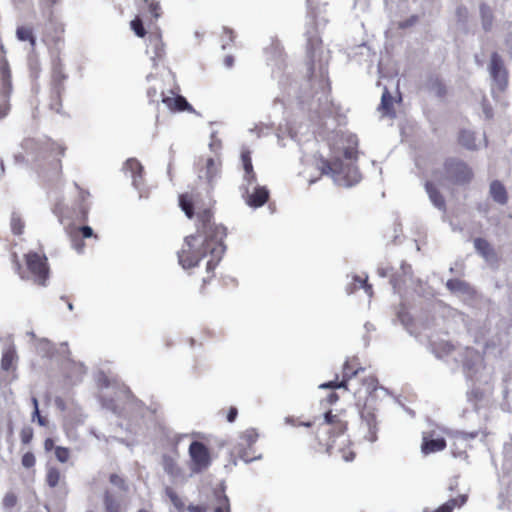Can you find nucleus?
I'll list each match as a JSON object with an SVG mask.
<instances>
[{"label": "nucleus", "instance_id": "052dcab7", "mask_svg": "<svg viewBox=\"0 0 512 512\" xmlns=\"http://www.w3.org/2000/svg\"><path fill=\"white\" fill-rule=\"evenodd\" d=\"M187 510L189 512H206V508L204 506H201V505H189L187 507Z\"/></svg>", "mask_w": 512, "mask_h": 512}, {"label": "nucleus", "instance_id": "ea45409f", "mask_svg": "<svg viewBox=\"0 0 512 512\" xmlns=\"http://www.w3.org/2000/svg\"><path fill=\"white\" fill-rule=\"evenodd\" d=\"M214 512H230V503L226 495L223 494L218 497Z\"/></svg>", "mask_w": 512, "mask_h": 512}, {"label": "nucleus", "instance_id": "4c0bfd02", "mask_svg": "<svg viewBox=\"0 0 512 512\" xmlns=\"http://www.w3.org/2000/svg\"><path fill=\"white\" fill-rule=\"evenodd\" d=\"M397 318L400 323L406 328V330L412 335L413 331L410 328V323L412 322V318L409 313L405 311L404 307H401L397 312Z\"/></svg>", "mask_w": 512, "mask_h": 512}, {"label": "nucleus", "instance_id": "680f3d73", "mask_svg": "<svg viewBox=\"0 0 512 512\" xmlns=\"http://www.w3.org/2000/svg\"><path fill=\"white\" fill-rule=\"evenodd\" d=\"M335 415H333L331 413V411L329 412H326L325 415H324V421H325V425L328 426L332 423H334V419H335Z\"/></svg>", "mask_w": 512, "mask_h": 512}, {"label": "nucleus", "instance_id": "a18cd8bd", "mask_svg": "<svg viewBox=\"0 0 512 512\" xmlns=\"http://www.w3.org/2000/svg\"><path fill=\"white\" fill-rule=\"evenodd\" d=\"M33 429L31 427H24L20 432V438L23 444H29L33 439Z\"/></svg>", "mask_w": 512, "mask_h": 512}, {"label": "nucleus", "instance_id": "49530a36", "mask_svg": "<svg viewBox=\"0 0 512 512\" xmlns=\"http://www.w3.org/2000/svg\"><path fill=\"white\" fill-rule=\"evenodd\" d=\"M36 459L32 452H26L22 456L21 463L25 468H32L35 465Z\"/></svg>", "mask_w": 512, "mask_h": 512}, {"label": "nucleus", "instance_id": "9d476101", "mask_svg": "<svg viewBox=\"0 0 512 512\" xmlns=\"http://www.w3.org/2000/svg\"><path fill=\"white\" fill-rule=\"evenodd\" d=\"M12 90L11 75L6 60L0 61V119L7 115L9 110V96Z\"/></svg>", "mask_w": 512, "mask_h": 512}, {"label": "nucleus", "instance_id": "423d86ee", "mask_svg": "<svg viewBox=\"0 0 512 512\" xmlns=\"http://www.w3.org/2000/svg\"><path fill=\"white\" fill-rule=\"evenodd\" d=\"M188 454L192 474L201 473L211 465L210 451L202 442L193 441L189 446Z\"/></svg>", "mask_w": 512, "mask_h": 512}, {"label": "nucleus", "instance_id": "09e8293b", "mask_svg": "<svg viewBox=\"0 0 512 512\" xmlns=\"http://www.w3.org/2000/svg\"><path fill=\"white\" fill-rule=\"evenodd\" d=\"M162 102L166 105V107L170 110L175 111L176 103H177V95L174 96H164L162 94Z\"/></svg>", "mask_w": 512, "mask_h": 512}, {"label": "nucleus", "instance_id": "393cba45", "mask_svg": "<svg viewBox=\"0 0 512 512\" xmlns=\"http://www.w3.org/2000/svg\"><path fill=\"white\" fill-rule=\"evenodd\" d=\"M378 109L382 113V116H387L391 118L395 116V112L393 110V97L391 96L387 88H385L382 93L381 103Z\"/></svg>", "mask_w": 512, "mask_h": 512}, {"label": "nucleus", "instance_id": "dca6fc26", "mask_svg": "<svg viewBox=\"0 0 512 512\" xmlns=\"http://www.w3.org/2000/svg\"><path fill=\"white\" fill-rule=\"evenodd\" d=\"M337 428L339 429V433L337 436L331 440L327 444V451L330 454H333V450L337 449L342 454V459L346 462L352 461L354 459L353 452H346L342 445H345L348 442L346 435L344 434V425L342 423L337 424Z\"/></svg>", "mask_w": 512, "mask_h": 512}, {"label": "nucleus", "instance_id": "338daca9", "mask_svg": "<svg viewBox=\"0 0 512 512\" xmlns=\"http://www.w3.org/2000/svg\"><path fill=\"white\" fill-rule=\"evenodd\" d=\"M54 447V441L51 439V438H47L45 441H44V449L46 451H50L52 450Z\"/></svg>", "mask_w": 512, "mask_h": 512}, {"label": "nucleus", "instance_id": "774afa93", "mask_svg": "<svg viewBox=\"0 0 512 512\" xmlns=\"http://www.w3.org/2000/svg\"><path fill=\"white\" fill-rule=\"evenodd\" d=\"M234 64V59L232 56H226L224 59V65L226 68H231Z\"/></svg>", "mask_w": 512, "mask_h": 512}, {"label": "nucleus", "instance_id": "4be33fe9", "mask_svg": "<svg viewBox=\"0 0 512 512\" xmlns=\"http://www.w3.org/2000/svg\"><path fill=\"white\" fill-rule=\"evenodd\" d=\"M489 194L494 202L500 205H505L508 201V194L505 186L498 180L490 183Z\"/></svg>", "mask_w": 512, "mask_h": 512}, {"label": "nucleus", "instance_id": "aec40b11", "mask_svg": "<svg viewBox=\"0 0 512 512\" xmlns=\"http://www.w3.org/2000/svg\"><path fill=\"white\" fill-rule=\"evenodd\" d=\"M474 248L487 262L496 261V252L487 240L483 238L474 239Z\"/></svg>", "mask_w": 512, "mask_h": 512}, {"label": "nucleus", "instance_id": "b1692460", "mask_svg": "<svg viewBox=\"0 0 512 512\" xmlns=\"http://www.w3.org/2000/svg\"><path fill=\"white\" fill-rule=\"evenodd\" d=\"M18 360V356L14 347H9L3 351L1 358V368L4 371H10L15 369V363Z\"/></svg>", "mask_w": 512, "mask_h": 512}, {"label": "nucleus", "instance_id": "2f4dec72", "mask_svg": "<svg viewBox=\"0 0 512 512\" xmlns=\"http://www.w3.org/2000/svg\"><path fill=\"white\" fill-rule=\"evenodd\" d=\"M24 221L20 217V215L16 212H13L10 219V227L15 235H21L24 231Z\"/></svg>", "mask_w": 512, "mask_h": 512}, {"label": "nucleus", "instance_id": "58836bf2", "mask_svg": "<svg viewBox=\"0 0 512 512\" xmlns=\"http://www.w3.org/2000/svg\"><path fill=\"white\" fill-rule=\"evenodd\" d=\"M130 26L138 37L142 38L146 35V30L144 28L142 20L139 17L133 19L130 23Z\"/></svg>", "mask_w": 512, "mask_h": 512}, {"label": "nucleus", "instance_id": "f8f14e48", "mask_svg": "<svg viewBox=\"0 0 512 512\" xmlns=\"http://www.w3.org/2000/svg\"><path fill=\"white\" fill-rule=\"evenodd\" d=\"M372 402L371 398H368L361 411V418L368 428L365 438L371 443L377 440L378 432L377 408Z\"/></svg>", "mask_w": 512, "mask_h": 512}, {"label": "nucleus", "instance_id": "c756f323", "mask_svg": "<svg viewBox=\"0 0 512 512\" xmlns=\"http://www.w3.org/2000/svg\"><path fill=\"white\" fill-rule=\"evenodd\" d=\"M104 506L106 512H120V501L116 499L110 492L104 494Z\"/></svg>", "mask_w": 512, "mask_h": 512}, {"label": "nucleus", "instance_id": "864d4df0", "mask_svg": "<svg viewBox=\"0 0 512 512\" xmlns=\"http://www.w3.org/2000/svg\"><path fill=\"white\" fill-rule=\"evenodd\" d=\"M314 4V0H307L308 17L311 18V21H314V18L316 17Z\"/></svg>", "mask_w": 512, "mask_h": 512}, {"label": "nucleus", "instance_id": "f3484780", "mask_svg": "<svg viewBox=\"0 0 512 512\" xmlns=\"http://www.w3.org/2000/svg\"><path fill=\"white\" fill-rule=\"evenodd\" d=\"M446 447L443 437L434 436V433L423 432L421 451L424 455L442 451Z\"/></svg>", "mask_w": 512, "mask_h": 512}, {"label": "nucleus", "instance_id": "0e129e2a", "mask_svg": "<svg viewBox=\"0 0 512 512\" xmlns=\"http://www.w3.org/2000/svg\"><path fill=\"white\" fill-rule=\"evenodd\" d=\"M441 349L444 354H449L453 350V345L448 342H445L441 344Z\"/></svg>", "mask_w": 512, "mask_h": 512}, {"label": "nucleus", "instance_id": "de8ad7c7", "mask_svg": "<svg viewBox=\"0 0 512 512\" xmlns=\"http://www.w3.org/2000/svg\"><path fill=\"white\" fill-rule=\"evenodd\" d=\"M148 5L150 13L154 18H158L160 16V5L155 0H145Z\"/></svg>", "mask_w": 512, "mask_h": 512}, {"label": "nucleus", "instance_id": "f03ea898", "mask_svg": "<svg viewBox=\"0 0 512 512\" xmlns=\"http://www.w3.org/2000/svg\"><path fill=\"white\" fill-rule=\"evenodd\" d=\"M305 36L307 39V56L310 60L308 71L310 72V81H315L318 86L312 101L309 103V109L314 110L319 116L325 117L332 113L331 101L329 100V84L327 80V60L323 62L322 43L314 27H309Z\"/></svg>", "mask_w": 512, "mask_h": 512}, {"label": "nucleus", "instance_id": "a211bd4d", "mask_svg": "<svg viewBox=\"0 0 512 512\" xmlns=\"http://www.w3.org/2000/svg\"><path fill=\"white\" fill-rule=\"evenodd\" d=\"M361 371H364V368L360 367L352 372H350L349 363L345 362L343 367V375H342V381H329L326 383H322L319 385L320 389H337V388H344L347 389V383L350 379L357 376Z\"/></svg>", "mask_w": 512, "mask_h": 512}, {"label": "nucleus", "instance_id": "5701e85b", "mask_svg": "<svg viewBox=\"0 0 512 512\" xmlns=\"http://www.w3.org/2000/svg\"><path fill=\"white\" fill-rule=\"evenodd\" d=\"M466 358L463 363L464 368L467 370L468 377L473 378L474 369L477 370V367L482 365V357L473 349H467Z\"/></svg>", "mask_w": 512, "mask_h": 512}, {"label": "nucleus", "instance_id": "7c9ffc66", "mask_svg": "<svg viewBox=\"0 0 512 512\" xmlns=\"http://www.w3.org/2000/svg\"><path fill=\"white\" fill-rule=\"evenodd\" d=\"M179 206L189 219L193 217V203L187 194H182L179 196Z\"/></svg>", "mask_w": 512, "mask_h": 512}, {"label": "nucleus", "instance_id": "6e6d98bb", "mask_svg": "<svg viewBox=\"0 0 512 512\" xmlns=\"http://www.w3.org/2000/svg\"><path fill=\"white\" fill-rule=\"evenodd\" d=\"M32 421H37L40 426H46L47 421L44 417L40 415V411L38 410V415H35V411L32 413Z\"/></svg>", "mask_w": 512, "mask_h": 512}, {"label": "nucleus", "instance_id": "37998d69", "mask_svg": "<svg viewBox=\"0 0 512 512\" xmlns=\"http://www.w3.org/2000/svg\"><path fill=\"white\" fill-rule=\"evenodd\" d=\"M17 503V496L13 492H8L3 498V507L5 509H12Z\"/></svg>", "mask_w": 512, "mask_h": 512}, {"label": "nucleus", "instance_id": "c9c22d12", "mask_svg": "<svg viewBox=\"0 0 512 512\" xmlns=\"http://www.w3.org/2000/svg\"><path fill=\"white\" fill-rule=\"evenodd\" d=\"M166 495L169 497L170 501L174 505V507L179 511L183 512L185 509L184 502L181 500V498L177 495V493L170 487H167Z\"/></svg>", "mask_w": 512, "mask_h": 512}, {"label": "nucleus", "instance_id": "e433bc0d", "mask_svg": "<svg viewBox=\"0 0 512 512\" xmlns=\"http://www.w3.org/2000/svg\"><path fill=\"white\" fill-rule=\"evenodd\" d=\"M480 14H481V18H482L483 28L487 31L491 28V25H492L491 10L487 5L482 4L480 6Z\"/></svg>", "mask_w": 512, "mask_h": 512}, {"label": "nucleus", "instance_id": "4468645a", "mask_svg": "<svg viewBox=\"0 0 512 512\" xmlns=\"http://www.w3.org/2000/svg\"><path fill=\"white\" fill-rule=\"evenodd\" d=\"M162 467L172 482H185L187 477L183 469L178 465L177 455L164 454L162 457Z\"/></svg>", "mask_w": 512, "mask_h": 512}, {"label": "nucleus", "instance_id": "c03bdc74", "mask_svg": "<svg viewBox=\"0 0 512 512\" xmlns=\"http://www.w3.org/2000/svg\"><path fill=\"white\" fill-rule=\"evenodd\" d=\"M364 384L367 386V390L369 392V398H371V401H373L374 399V393L377 391L378 389V382L375 378L371 377V378H368L365 380Z\"/></svg>", "mask_w": 512, "mask_h": 512}, {"label": "nucleus", "instance_id": "3c124183", "mask_svg": "<svg viewBox=\"0 0 512 512\" xmlns=\"http://www.w3.org/2000/svg\"><path fill=\"white\" fill-rule=\"evenodd\" d=\"M390 283L393 287L395 293H399L401 289V284L406 283V278L401 279L398 275H393L391 277Z\"/></svg>", "mask_w": 512, "mask_h": 512}, {"label": "nucleus", "instance_id": "cd10ccee", "mask_svg": "<svg viewBox=\"0 0 512 512\" xmlns=\"http://www.w3.org/2000/svg\"><path fill=\"white\" fill-rule=\"evenodd\" d=\"M467 500L466 495H460L457 498H453L448 500L446 503L439 506L436 510L433 512H452L456 507L460 508L465 504Z\"/></svg>", "mask_w": 512, "mask_h": 512}, {"label": "nucleus", "instance_id": "1a4fd4ad", "mask_svg": "<svg viewBox=\"0 0 512 512\" xmlns=\"http://www.w3.org/2000/svg\"><path fill=\"white\" fill-rule=\"evenodd\" d=\"M26 265L32 274L34 282L45 286L49 276L46 256L36 252H29L26 254Z\"/></svg>", "mask_w": 512, "mask_h": 512}, {"label": "nucleus", "instance_id": "6ab92c4d", "mask_svg": "<svg viewBox=\"0 0 512 512\" xmlns=\"http://www.w3.org/2000/svg\"><path fill=\"white\" fill-rule=\"evenodd\" d=\"M458 141L460 145L465 147L468 150H476L478 149L482 144L486 145L485 143V137L483 136L482 140H476L475 133L470 130L463 129L459 133Z\"/></svg>", "mask_w": 512, "mask_h": 512}, {"label": "nucleus", "instance_id": "79ce46f5", "mask_svg": "<svg viewBox=\"0 0 512 512\" xmlns=\"http://www.w3.org/2000/svg\"><path fill=\"white\" fill-rule=\"evenodd\" d=\"M55 456L61 463H66L70 457V451L68 448L62 446L55 447Z\"/></svg>", "mask_w": 512, "mask_h": 512}, {"label": "nucleus", "instance_id": "412c9836", "mask_svg": "<svg viewBox=\"0 0 512 512\" xmlns=\"http://www.w3.org/2000/svg\"><path fill=\"white\" fill-rule=\"evenodd\" d=\"M153 53L151 60L153 65H156V59H161L164 55V44L159 34H150L149 44L147 46V53Z\"/></svg>", "mask_w": 512, "mask_h": 512}, {"label": "nucleus", "instance_id": "72a5a7b5", "mask_svg": "<svg viewBox=\"0 0 512 512\" xmlns=\"http://www.w3.org/2000/svg\"><path fill=\"white\" fill-rule=\"evenodd\" d=\"M36 348L42 356L49 357L53 351V344L46 338L37 339Z\"/></svg>", "mask_w": 512, "mask_h": 512}, {"label": "nucleus", "instance_id": "7ed1b4c3", "mask_svg": "<svg viewBox=\"0 0 512 512\" xmlns=\"http://www.w3.org/2000/svg\"><path fill=\"white\" fill-rule=\"evenodd\" d=\"M348 143L349 146L344 150V158L349 161L348 163L344 164L341 159L336 158L332 162L321 160L319 164L322 174L330 175L335 184L343 187H351L361 180V174L352 162L356 159L357 154L355 149L358 143L356 136L350 135Z\"/></svg>", "mask_w": 512, "mask_h": 512}, {"label": "nucleus", "instance_id": "2eb2a0df", "mask_svg": "<svg viewBox=\"0 0 512 512\" xmlns=\"http://www.w3.org/2000/svg\"><path fill=\"white\" fill-rule=\"evenodd\" d=\"M220 176V162L214 158H207L203 166L199 169V179H206L208 185L213 187Z\"/></svg>", "mask_w": 512, "mask_h": 512}, {"label": "nucleus", "instance_id": "13d9d810", "mask_svg": "<svg viewBox=\"0 0 512 512\" xmlns=\"http://www.w3.org/2000/svg\"><path fill=\"white\" fill-rule=\"evenodd\" d=\"M478 435V432H459L458 437L463 440L474 439Z\"/></svg>", "mask_w": 512, "mask_h": 512}, {"label": "nucleus", "instance_id": "473e14b6", "mask_svg": "<svg viewBox=\"0 0 512 512\" xmlns=\"http://www.w3.org/2000/svg\"><path fill=\"white\" fill-rule=\"evenodd\" d=\"M16 36L20 41H29L32 46L35 45L36 39L33 36L32 30L27 27H18L16 30Z\"/></svg>", "mask_w": 512, "mask_h": 512}, {"label": "nucleus", "instance_id": "9b49d317", "mask_svg": "<svg viewBox=\"0 0 512 512\" xmlns=\"http://www.w3.org/2000/svg\"><path fill=\"white\" fill-rule=\"evenodd\" d=\"M257 439L258 433L253 428L247 429L241 434L240 442L237 445L236 449L239 457L245 463H251L255 460H259L262 458L261 454H259L258 456L250 457L249 450H251L252 446L256 443Z\"/></svg>", "mask_w": 512, "mask_h": 512}, {"label": "nucleus", "instance_id": "bf43d9fd", "mask_svg": "<svg viewBox=\"0 0 512 512\" xmlns=\"http://www.w3.org/2000/svg\"><path fill=\"white\" fill-rule=\"evenodd\" d=\"M238 411L235 407H231L228 414H227V420L228 422H234L237 417Z\"/></svg>", "mask_w": 512, "mask_h": 512}, {"label": "nucleus", "instance_id": "603ef678", "mask_svg": "<svg viewBox=\"0 0 512 512\" xmlns=\"http://www.w3.org/2000/svg\"><path fill=\"white\" fill-rule=\"evenodd\" d=\"M354 281L358 282L360 287H362L369 296H372V286L367 283L366 279L362 280L359 276H354Z\"/></svg>", "mask_w": 512, "mask_h": 512}, {"label": "nucleus", "instance_id": "39448f33", "mask_svg": "<svg viewBox=\"0 0 512 512\" xmlns=\"http://www.w3.org/2000/svg\"><path fill=\"white\" fill-rule=\"evenodd\" d=\"M241 161L245 171L243 176L244 184L242 187L243 197H245L249 206L261 207L267 202L269 198V191L266 187L259 185L253 186L252 191L250 190V186L255 183L256 177L253 171V165L249 151H242Z\"/></svg>", "mask_w": 512, "mask_h": 512}, {"label": "nucleus", "instance_id": "f257e3e1", "mask_svg": "<svg viewBox=\"0 0 512 512\" xmlns=\"http://www.w3.org/2000/svg\"><path fill=\"white\" fill-rule=\"evenodd\" d=\"M197 217L200 223L197 231L185 238L182 249L178 252V260L184 269H189L199 265L201 260L207 259L206 271L210 273L224 254L223 238L226 235V229L212 222L209 209L199 211Z\"/></svg>", "mask_w": 512, "mask_h": 512}, {"label": "nucleus", "instance_id": "8fccbe9b", "mask_svg": "<svg viewBox=\"0 0 512 512\" xmlns=\"http://www.w3.org/2000/svg\"><path fill=\"white\" fill-rule=\"evenodd\" d=\"M110 482L114 486H117V487H119L120 489H122L124 491L127 490V486L125 484V481L119 475H117V474H111Z\"/></svg>", "mask_w": 512, "mask_h": 512}, {"label": "nucleus", "instance_id": "c85d7f7f", "mask_svg": "<svg viewBox=\"0 0 512 512\" xmlns=\"http://www.w3.org/2000/svg\"><path fill=\"white\" fill-rule=\"evenodd\" d=\"M426 89L437 97H442L446 90L438 78H430L426 83Z\"/></svg>", "mask_w": 512, "mask_h": 512}, {"label": "nucleus", "instance_id": "a19ab883", "mask_svg": "<svg viewBox=\"0 0 512 512\" xmlns=\"http://www.w3.org/2000/svg\"><path fill=\"white\" fill-rule=\"evenodd\" d=\"M175 111L195 112L193 107L186 100V98L181 95H177V103H176Z\"/></svg>", "mask_w": 512, "mask_h": 512}, {"label": "nucleus", "instance_id": "a878e982", "mask_svg": "<svg viewBox=\"0 0 512 512\" xmlns=\"http://www.w3.org/2000/svg\"><path fill=\"white\" fill-rule=\"evenodd\" d=\"M426 192L429 195L430 201L433 205L441 211H445L446 205L445 200L434 185L430 182L426 183Z\"/></svg>", "mask_w": 512, "mask_h": 512}, {"label": "nucleus", "instance_id": "ddd939ff", "mask_svg": "<svg viewBox=\"0 0 512 512\" xmlns=\"http://www.w3.org/2000/svg\"><path fill=\"white\" fill-rule=\"evenodd\" d=\"M123 170L132 179L133 187L139 192V198L147 197V193L142 189V165L134 158L128 159Z\"/></svg>", "mask_w": 512, "mask_h": 512}, {"label": "nucleus", "instance_id": "69168bd1", "mask_svg": "<svg viewBox=\"0 0 512 512\" xmlns=\"http://www.w3.org/2000/svg\"><path fill=\"white\" fill-rule=\"evenodd\" d=\"M457 16L459 20H464L467 16V10L464 7H458L457 8Z\"/></svg>", "mask_w": 512, "mask_h": 512}, {"label": "nucleus", "instance_id": "0eeeda50", "mask_svg": "<svg viewBox=\"0 0 512 512\" xmlns=\"http://www.w3.org/2000/svg\"><path fill=\"white\" fill-rule=\"evenodd\" d=\"M489 72L492 78V94L496 97V93L503 92L508 85L507 70L504 67L502 58L496 52L491 56Z\"/></svg>", "mask_w": 512, "mask_h": 512}, {"label": "nucleus", "instance_id": "5fc2aeb1", "mask_svg": "<svg viewBox=\"0 0 512 512\" xmlns=\"http://www.w3.org/2000/svg\"><path fill=\"white\" fill-rule=\"evenodd\" d=\"M82 238H90L93 236V229L90 226H82L79 228Z\"/></svg>", "mask_w": 512, "mask_h": 512}, {"label": "nucleus", "instance_id": "bb28decb", "mask_svg": "<svg viewBox=\"0 0 512 512\" xmlns=\"http://www.w3.org/2000/svg\"><path fill=\"white\" fill-rule=\"evenodd\" d=\"M446 287L449 291H451L452 293H457V294H470L471 293V288L470 286L462 281V280H459V279H450L446 282Z\"/></svg>", "mask_w": 512, "mask_h": 512}, {"label": "nucleus", "instance_id": "f704fd0d", "mask_svg": "<svg viewBox=\"0 0 512 512\" xmlns=\"http://www.w3.org/2000/svg\"><path fill=\"white\" fill-rule=\"evenodd\" d=\"M61 479L60 471L57 468L50 467L47 470L46 474V482L49 485V487L54 488L56 487Z\"/></svg>", "mask_w": 512, "mask_h": 512}, {"label": "nucleus", "instance_id": "20e7f679", "mask_svg": "<svg viewBox=\"0 0 512 512\" xmlns=\"http://www.w3.org/2000/svg\"><path fill=\"white\" fill-rule=\"evenodd\" d=\"M21 147L23 152H19L15 155V160L18 163L25 162L32 164L41 159H48L52 156L64 154V147L48 139H27L22 143Z\"/></svg>", "mask_w": 512, "mask_h": 512}, {"label": "nucleus", "instance_id": "4d7b16f0", "mask_svg": "<svg viewBox=\"0 0 512 512\" xmlns=\"http://www.w3.org/2000/svg\"><path fill=\"white\" fill-rule=\"evenodd\" d=\"M401 270L403 272L404 277H408L409 279L411 278L412 271H411V266L409 264L403 262L401 264Z\"/></svg>", "mask_w": 512, "mask_h": 512}, {"label": "nucleus", "instance_id": "e2e57ef3", "mask_svg": "<svg viewBox=\"0 0 512 512\" xmlns=\"http://www.w3.org/2000/svg\"><path fill=\"white\" fill-rule=\"evenodd\" d=\"M84 242L83 241H74L73 242V248L78 252V253H82L83 252V249H84Z\"/></svg>", "mask_w": 512, "mask_h": 512}, {"label": "nucleus", "instance_id": "6e6552de", "mask_svg": "<svg viewBox=\"0 0 512 512\" xmlns=\"http://www.w3.org/2000/svg\"><path fill=\"white\" fill-rule=\"evenodd\" d=\"M444 169L447 179L456 184L469 183L473 177L472 169L464 161L457 158L447 159Z\"/></svg>", "mask_w": 512, "mask_h": 512}]
</instances>
